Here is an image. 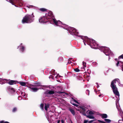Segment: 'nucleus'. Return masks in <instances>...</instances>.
<instances>
[{"label":"nucleus","mask_w":123,"mask_h":123,"mask_svg":"<svg viewBox=\"0 0 123 123\" xmlns=\"http://www.w3.org/2000/svg\"><path fill=\"white\" fill-rule=\"evenodd\" d=\"M88 122V120H84V123H87Z\"/></svg>","instance_id":"nucleus-40"},{"label":"nucleus","mask_w":123,"mask_h":123,"mask_svg":"<svg viewBox=\"0 0 123 123\" xmlns=\"http://www.w3.org/2000/svg\"><path fill=\"white\" fill-rule=\"evenodd\" d=\"M85 111H81L80 113H82L83 115L86 116V117L87 115L86 114Z\"/></svg>","instance_id":"nucleus-20"},{"label":"nucleus","mask_w":123,"mask_h":123,"mask_svg":"<svg viewBox=\"0 0 123 123\" xmlns=\"http://www.w3.org/2000/svg\"><path fill=\"white\" fill-rule=\"evenodd\" d=\"M53 20V22L54 23L55 25L58 26L59 25V24H60L62 23V22L59 20H56L55 19L52 18Z\"/></svg>","instance_id":"nucleus-12"},{"label":"nucleus","mask_w":123,"mask_h":123,"mask_svg":"<svg viewBox=\"0 0 123 123\" xmlns=\"http://www.w3.org/2000/svg\"><path fill=\"white\" fill-rule=\"evenodd\" d=\"M9 81V80H8L5 79L3 80H2L1 79H0V84H4L5 83V82L7 83Z\"/></svg>","instance_id":"nucleus-13"},{"label":"nucleus","mask_w":123,"mask_h":123,"mask_svg":"<svg viewBox=\"0 0 123 123\" xmlns=\"http://www.w3.org/2000/svg\"><path fill=\"white\" fill-rule=\"evenodd\" d=\"M8 80H9V81L7 83L10 85L16 84L18 83V82L17 80H11L10 79Z\"/></svg>","instance_id":"nucleus-11"},{"label":"nucleus","mask_w":123,"mask_h":123,"mask_svg":"<svg viewBox=\"0 0 123 123\" xmlns=\"http://www.w3.org/2000/svg\"><path fill=\"white\" fill-rule=\"evenodd\" d=\"M34 17L33 13H32L31 15H27L23 18L22 20L23 23H30L33 22L34 19Z\"/></svg>","instance_id":"nucleus-1"},{"label":"nucleus","mask_w":123,"mask_h":123,"mask_svg":"<svg viewBox=\"0 0 123 123\" xmlns=\"http://www.w3.org/2000/svg\"><path fill=\"white\" fill-rule=\"evenodd\" d=\"M86 117L88 118L91 119H94L95 118L92 115H88Z\"/></svg>","instance_id":"nucleus-17"},{"label":"nucleus","mask_w":123,"mask_h":123,"mask_svg":"<svg viewBox=\"0 0 123 123\" xmlns=\"http://www.w3.org/2000/svg\"><path fill=\"white\" fill-rule=\"evenodd\" d=\"M42 12H44L47 11V10L44 8H41L39 9Z\"/></svg>","instance_id":"nucleus-21"},{"label":"nucleus","mask_w":123,"mask_h":123,"mask_svg":"<svg viewBox=\"0 0 123 123\" xmlns=\"http://www.w3.org/2000/svg\"><path fill=\"white\" fill-rule=\"evenodd\" d=\"M95 120H92L88 121V123H92V122H94Z\"/></svg>","instance_id":"nucleus-35"},{"label":"nucleus","mask_w":123,"mask_h":123,"mask_svg":"<svg viewBox=\"0 0 123 123\" xmlns=\"http://www.w3.org/2000/svg\"><path fill=\"white\" fill-rule=\"evenodd\" d=\"M48 19L46 17H43L39 19V21L40 22L43 23H46L48 21Z\"/></svg>","instance_id":"nucleus-10"},{"label":"nucleus","mask_w":123,"mask_h":123,"mask_svg":"<svg viewBox=\"0 0 123 123\" xmlns=\"http://www.w3.org/2000/svg\"><path fill=\"white\" fill-rule=\"evenodd\" d=\"M89 111H90L89 110L87 111L86 112V113L87 114H88L89 112Z\"/></svg>","instance_id":"nucleus-44"},{"label":"nucleus","mask_w":123,"mask_h":123,"mask_svg":"<svg viewBox=\"0 0 123 123\" xmlns=\"http://www.w3.org/2000/svg\"><path fill=\"white\" fill-rule=\"evenodd\" d=\"M116 80H114L111 82V87L112 88L114 93L116 95L119 96V94L117 90V88L115 84L116 83Z\"/></svg>","instance_id":"nucleus-2"},{"label":"nucleus","mask_w":123,"mask_h":123,"mask_svg":"<svg viewBox=\"0 0 123 123\" xmlns=\"http://www.w3.org/2000/svg\"><path fill=\"white\" fill-rule=\"evenodd\" d=\"M73 105L76 107H77L78 106V105H77L75 104H73Z\"/></svg>","instance_id":"nucleus-42"},{"label":"nucleus","mask_w":123,"mask_h":123,"mask_svg":"<svg viewBox=\"0 0 123 123\" xmlns=\"http://www.w3.org/2000/svg\"><path fill=\"white\" fill-rule=\"evenodd\" d=\"M11 90H12V91H13V92H15V90H14V88H11Z\"/></svg>","instance_id":"nucleus-45"},{"label":"nucleus","mask_w":123,"mask_h":123,"mask_svg":"<svg viewBox=\"0 0 123 123\" xmlns=\"http://www.w3.org/2000/svg\"><path fill=\"white\" fill-rule=\"evenodd\" d=\"M9 2L11 3L12 5H15V4H19L20 6H21L23 5L21 2L19 0H9Z\"/></svg>","instance_id":"nucleus-4"},{"label":"nucleus","mask_w":123,"mask_h":123,"mask_svg":"<svg viewBox=\"0 0 123 123\" xmlns=\"http://www.w3.org/2000/svg\"><path fill=\"white\" fill-rule=\"evenodd\" d=\"M120 63L121 64V67L122 68V70L123 71V62H121Z\"/></svg>","instance_id":"nucleus-29"},{"label":"nucleus","mask_w":123,"mask_h":123,"mask_svg":"<svg viewBox=\"0 0 123 123\" xmlns=\"http://www.w3.org/2000/svg\"><path fill=\"white\" fill-rule=\"evenodd\" d=\"M122 58L123 59V54L120 55L118 57V59H119Z\"/></svg>","instance_id":"nucleus-34"},{"label":"nucleus","mask_w":123,"mask_h":123,"mask_svg":"<svg viewBox=\"0 0 123 123\" xmlns=\"http://www.w3.org/2000/svg\"><path fill=\"white\" fill-rule=\"evenodd\" d=\"M81 108L82 110V111H86V109L84 108L81 107Z\"/></svg>","instance_id":"nucleus-37"},{"label":"nucleus","mask_w":123,"mask_h":123,"mask_svg":"<svg viewBox=\"0 0 123 123\" xmlns=\"http://www.w3.org/2000/svg\"><path fill=\"white\" fill-rule=\"evenodd\" d=\"M122 122H123V121L122 120H119L118 121L119 123H122Z\"/></svg>","instance_id":"nucleus-38"},{"label":"nucleus","mask_w":123,"mask_h":123,"mask_svg":"<svg viewBox=\"0 0 123 123\" xmlns=\"http://www.w3.org/2000/svg\"><path fill=\"white\" fill-rule=\"evenodd\" d=\"M45 16H46V18L48 19H51L52 18L53 16V13L51 11H49L48 12V13H46L45 14Z\"/></svg>","instance_id":"nucleus-9"},{"label":"nucleus","mask_w":123,"mask_h":123,"mask_svg":"<svg viewBox=\"0 0 123 123\" xmlns=\"http://www.w3.org/2000/svg\"><path fill=\"white\" fill-rule=\"evenodd\" d=\"M19 83L20 85L22 86H25L26 84V83L24 82H19Z\"/></svg>","instance_id":"nucleus-22"},{"label":"nucleus","mask_w":123,"mask_h":123,"mask_svg":"<svg viewBox=\"0 0 123 123\" xmlns=\"http://www.w3.org/2000/svg\"><path fill=\"white\" fill-rule=\"evenodd\" d=\"M61 121L62 122V123H64V120L63 119H62L61 120Z\"/></svg>","instance_id":"nucleus-43"},{"label":"nucleus","mask_w":123,"mask_h":123,"mask_svg":"<svg viewBox=\"0 0 123 123\" xmlns=\"http://www.w3.org/2000/svg\"><path fill=\"white\" fill-rule=\"evenodd\" d=\"M35 84H38V83H36Z\"/></svg>","instance_id":"nucleus-48"},{"label":"nucleus","mask_w":123,"mask_h":123,"mask_svg":"<svg viewBox=\"0 0 123 123\" xmlns=\"http://www.w3.org/2000/svg\"><path fill=\"white\" fill-rule=\"evenodd\" d=\"M92 64L93 65H96L97 64V63L96 62H93L92 63Z\"/></svg>","instance_id":"nucleus-39"},{"label":"nucleus","mask_w":123,"mask_h":123,"mask_svg":"<svg viewBox=\"0 0 123 123\" xmlns=\"http://www.w3.org/2000/svg\"><path fill=\"white\" fill-rule=\"evenodd\" d=\"M55 92L51 90H47L45 92V93L46 94H49L50 95L52 94H54Z\"/></svg>","instance_id":"nucleus-14"},{"label":"nucleus","mask_w":123,"mask_h":123,"mask_svg":"<svg viewBox=\"0 0 123 123\" xmlns=\"http://www.w3.org/2000/svg\"><path fill=\"white\" fill-rule=\"evenodd\" d=\"M91 41H92L93 42L91 45V47L92 48L96 49L98 48V47L100 48L101 47L98 46V45L95 42L94 40Z\"/></svg>","instance_id":"nucleus-7"},{"label":"nucleus","mask_w":123,"mask_h":123,"mask_svg":"<svg viewBox=\"0 0 123 123\" xmlns=\"http://www.w3.org/2000/svg\"><path fill=\"white\" fill-rule=\"evenodd\" d=\"M69 110L70 111L73 115H74L75 114V112L74 109L71 108L69 109Z\"/></svg>","instance_id":"nucleus-16"},{"label":"nucleus","mask_w":123,"mask_h":123,"mask_svg":"<svg viewBox=\"0 0 123 123\" xmlns=\"http://www.w3.org/2000/svg\"><path fill=\"white\" fill-rule=\"evenodd\" d=\"M60 120H58L57 121V123H60Z\"/></svg>","instance_id":"nucleus-47"},{"label":"nucleus","mask_w":123,"mask_h":123,"mask_svg":"<svg viewBox=\"0 0 123 123\" xmlns=\"http://www.w3.org/2000/svg\"><path fill=\"white\" fill-rule=\"evenodd\" d=\"M39 86L37 85H31L29 86V88L31 89L32 91L34 92H37V90L39 89L37 87Z\"/></svg>","instance_id":"nucleus-6"},{"label":"nucleus","mask_w":123,"mask_h":123,"mask_svg":"<svg viewBox=\"0 0 123 123\" xmlns=\"http://www.w3.org/2000/svg\"><path fill=\"white\" fill-rule=\"evenodd\" d=\"M104 120L106 123L107 122L108 123H110L111 122V120L108 119H104Z\"/></svg>","instance_id":"nucleus-19"},{"label":"nucleus","mask_w":123,"mask_h":123,"mask_svg":"<svg viewBox=\"0 0 123 123\" xmlns=\"http://www.w3.org/2000/svg\"><path fill=\"white\" fill-rule=\"evenodd\" d=\"M98 122L99 123H106L105 122L103 121H102L100 120H98Z\"/></svg>","instance_id":"nucleus-33"},{"label":"nucleus","mask_w":123,"mask_h":123,"mask_svg":"<svg viewBox=\"0 0 123 123\" xmlns=\"http://www.w3.org/2000/svg\"><path fill=\"white\" fill-rule=\"evenodd\" d=\"M86 91H89V90H86Z\"/></svg>","instance_id":"nucleus-49"},{"label":"nucleus","mask_w":123,"mask_h":123,"mask_svg":"<svg viewBox=\"0 0 123 123\" xmlns=\"http://www.w3.org/2000/svg\"><path fill=\"white\" fill-rule=\"evenodd\" d=\"M115 60H116H116H117V59H115Z\"/></svg>","instance_id":"nucleus-50"},{"label":"nucleus","mask_w":123,"mask_h":123,"mask_svg":"<svg viewBox=\"0 0 123 123\" xmlns=\"http://www.w3.org/2000/svg\"><path fill=\"white\" fill-rule=\"evenodd\" d=\"M17 108L16 107H14L12 109V112H15L17 111Z\"/></svg>","instance_id":"nucleus-25"},{"label":"nucleus","mask_w":123,"mask_h":123,"mask_svg":"<svg viewBox=\"0 0 123 123\" xmlns=\"http://www.w3.org/2000/svg\"><path fill=\"white\" fill-rule=\"evenodd\" d=\"M0 123H10L8 122H5L4 121H0Z\"/></svg>","instance_id":"nucleus-30"},{"label":"nucleus","mask_w":123,"mask_h":123,"mask_svg":"<svg viewBox=\"0 0 123 123\" xmlns=\"http://www.w3.org/2000/svg\"><path fill=\"white\" fill-rule=\"evenodd\" d=\"M94 114L93 111H90L89 112V115H92Z\"/></svg>","instance_id":"nucleus-27"},{"label":"nucleus","mask_w":123,"mask_h":123,"mask_svg":"<svg viewBox=\"0 0 123 123\" xmlns=\"http://www.w3.org/2000/svg\"><path fill=\"white\" fill-rule=\"evenodd\" d=\"M83 65L84 67H86V63L85 62H83Z\"/></svg>","instance_id":"nucleus-36"},{"label":"nucleus","mask_w":123,"mask_h":123,"mask_svg":"<svg viewBox=\"0 0 123 123\" xmlns=\"http://www.w3.org/2000/svg\"><path fill=\"white\" fill-rule=\"evenodd\" d=\"M122 62L121 61H118L117 62V63L116 64V66L118 67V65L119 64L120 66H121V63H120V62Z\"/></svg>","instance_id":"nucleus-23"},{"label":"nucleus","mask_w":123,"mask_h":123,"mask_svg":"<svg viewBox=\"0 0 123 123\" xmlns=\"http://www.w3.org/2000/svg\"><path fill=\"white\" fill-rule=\"evenodd\" d=\"M25 49V47L24 46H22V47L21 49V50L22 52H23L24 51Z\"/></svg>","instance_id":"nucleus-28"},{"label":"nucleus","mask_w":123,"mask_h":123,"mask_svg":"<svg viewBox=\"0 0 123 123\" xmlns=\"http://www.w3.org/2000/svg\"><path fill=\"white\" fill-rule=\"evenodd\" d=\"M100 48L103 51L104 53L106 55H109L110 51L109 49H107L105 47L101 46Z\"/></svg>","instance_id":"nucleus-5"},{"label":"nucleus","mask_w":123,"mask_h":123,"mask_svg":"<svg viewBox=\"0 0 123 123\" xmlns=\"http://www.w3.org/2000/svg\"><path fill=\"white\" fill-rule=\"evenodd\" d=\"M99 96H100V95H99Z\"/></svg>","instance_id":"nucleus-51"},{"label":"nucleus","mask_w":123,"mask_h":123,"mask_svg":"<svg viewBox=\"0 0 123 123\" xmlns=\"http://www.w3.org/2000/svg\"><path fill=\"white\" fill-rule=\"evenodd\" d=\"M72 98L74 100V101L76 103H77L78 104H79V103L78 101H76L75 99H74V98Z\"/></svg>","instance_id":"nucleus-32"},{"label":"nucleus","mask_w":123,"mask_h":123,"mask_svg":"<svg viewBox=\"0 0 123 123\" xmlns=\"http://www.w3.org/2000/svg\"><path fill=\"white\" fill-rule=\"evenodd\" d=\"M96 84L97 85V88H98V87H99V85H98V83H96Z\"/></svg>","instance_id":"nucleus-41"},{"label":"nucleus","mask_w":123,"mask_h":123,"mask_svg":"<svg viewBox=\"0 0 123 123\" xmlns=\"http://www.w3.org/2000/svg\"><path fill=\"white\" fill-rule=\"evenodd\" d=\"M56 93H58L59 94H62V95H64V93L63 92H61V91H58V92H56Z\"/></svg>","instance_id":"nucleus-24"},{"label":"nucleus","mask_w":123,"mask_h":123,"mask_svg":"<svg viewBox=\"0 0 123 123\" xmlns=\"http://www.w3.org/2000/svg\"><path fill=\"white\" fill-rule=\"evenodd\" d=\"M99 115L103 119L107 117V115L105 114H101Z\"/></svg>","instance_id":"nucleus-15"},{"label":"nucleus","mask_w":123,"mask_h":123,"mask_svg":"<svg viewBox=\"0 0 123 123\" xmlns=\"http://www.w3.org/2000/svg\"><path fill=\"white\" fill-rule=\"evenodd\" d=\"M40 107L41 109L43 110V103L41 104L40 105Z\"/></svg>","instance_id":"nucleus-26"},{"label":"nucleus","mask_w":123,"mask_h":123,"mask_svg":"<svg viewBox=\"0 0 123 123\" xmlns=\"http://www.w3.org/2000/svg\"><path fill=\"white\" fill-rule=\"evenodd\" d=\"M74 70L76 72H79L80 71L79 69H78V68H75L74 69Z\"/></svg>","instance_id":"nucleus-31"},{"label":"nucleus","mask_w":123,"mask_h":123,"mask_svg":"<svg viewBox=\"0 0 123 123\" xmlns=\"http://www.w3.org/2000/svg\"><path fill=\"white\" fill-rule=\"evenodd\" d=\"M49 104H45V106L44 107V109L46 111H47V109L48 108H49Z\"/></svg>","instance_id":"nucleus-18"},{"label":"nucleus","mask_w":123,"mask_h":123,"mask_svg":"<svg viewBox=\"0 0 123 123\" xmlns=\"http://www.w3.org/2000/svg\"><path fill=\"white\" fill-rule=\"evenodd\" d=\"M69 32L71 34L76 35L77 33L76 30L73 27L70 28L69 30Z\"/></svg>","instance_id":"nucleus-8"},{"label":"nucleus","mask_w":123,"mask_h":123,"mask_svg":"<svg viewBox=\"0 0 123 123\" xmlns=\"http://www.w3.org/2000/svg\"><path fill=\"white\" fill-rule=\"evenodd\" d=\"M71 102V103L72 104V105H73V104H74V103H73V101H71V102Z\"/></svg>","instance_id":"nucleus-46"},{"label":"nucleus","mask_w":123,"mask_h":123,"mask_svg":"<svg viewBox=\"0 0 123 123\" xmlns=\"http://www.w3.org/2000/svg\"><path fill=\"white\" fill-rule=\"evenodd\" d=\"M82 39L83 40V41L84 45H86V43L91 46V45L92 43V41L91 40H94L92 39H90L87 36L84 37H82Z\"/></svg>","instance_id":"nucleus-3"}]
</instances>
